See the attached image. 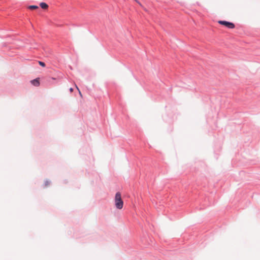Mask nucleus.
Wrapping results in <instances>:
<instances>
[{"mask_svg": "<svg viewBox=\"0 0 260 260\" xmlns=\"http://www.w3.org/2000/svg\"><path fill=\"white\" fill-rule=\"evenodd\" d=\"M114 200L116 207L118 209H121L123 207V202L119 192L116 193Z\"/></svg>", "mask_w": 260, "mask_h": 260, "instance_id": "nucleus-1", "label": "nucleus"}, {"mask_svg": "<svg viewBox=\"0 0 260 260\" xmlns=\"http://www.w3.org/2000/svg\"><path fill=\"white\" fill-rule=\"evenodd\" d=\"M218 23L221 25L225 26V27L230 29L234 28L235 27V25L233 23L228 22L226 21L219 20L218 21Z\"/></svg>", "mask_w": 260, "mask_h": 260, "instance_id": "nucleus-2", "label": "nucleus"}, {"mask_svg": "<svg viewBox=\"0 0 260 260\" xmlns=\"http://www.w3.org/2000/svg\"><path fill=\"white\" fill-rule=\"evenodd\" d=\"M31 83L35 86H39L40 85V81H39V78H36L34 80H32L30 81Z\"/></svg>", "mask_w": 260, "mask_h": 260, "instance_id": "nucleus-3", "label": "nucleus"}, {"mask_svg": "<svg viewBox=\"0 0 260 260\" xmlns=\"http://www.w3.org/2000/svg\"><path fill=\"white\" fill-rule=\"evenodd\" d=\"M40 6L43 9H46L48 7V5L45 3H41L40 4Z\"/></svg>", "mask_w": 260, "mask_h": 260, "instance_id": "nucleus-4", "label": "nucleus"}, {"mask_svg": "<svg viewBox=\"0 0 260 260\" xmlns=\"http://www.w3.org/2000/svg\"><path fill=\"white\" fill-rule=\"evenodd\" d=\"M38 8H39L38 6H35V5H31V6H29L28 7V9H31V10L37 9Z\"/></svg>", "mask_w": 260, "mask_h": 260, "instance_id": "nucleus-5", "label": "nucleus"}, {"mask_svg": "<svg viewBox=\"0 0 260 260\" xmlns=\"http://www.w3.org/2000/svg\"><path fill=\"white\" fill-rule=\"evenodd\" d=\"M39 64H40V66H41L42 67H44L45 66V63H44V62H42V61H39Z\"/></svg>", "mask_w": 260, "mask_h": 260, "instance_id": "nucleus-6", "label": "nucleus"}, {"mask_svg": "<svg viewBox=\"0 0 260 260\" xmlns=\"http://www.w3.org/2000/svg\"><path fill=\"white\" fill-rule=\"evenodd\" d=\"M70 92H73V88H70Z\"/></svg>", "mask_w": 260, "mask_h": 260, "instance_id": "nucleus-7", "label": "nucleus"}, {"mask_svg": "<svg viewBox=\"0 0 260 260\" xmlns=\"http://www.w3.org/2000/svg\"><path fill=\"white\" fill-rule=\"evenodd\" d=\"M79 94H80V96H82V94H81V93L80 90H79Z\"/></svg>", "mask_w": 260, "mask_h": 260, "instance_id": "nucleus-8", "label": "nucleus"}, {"mask_svg": "<svg viewBox=\"0 0 260 260\" xmlns=\"http://www.w3.org/2000/svg\"><path fill=\"white\" fill-rule=\"evenodd\" d=\"M76 88L78 91L80 90L77 85H76Z\"/></svg>", "mask_w": 260, "mask_h": 260, "instance_id": "nucleus-9", "label": "nucleus"}, {"mask_svg": "<svg viewBox=\"0 0 260 260\" xmlns=\"http://www.w3.org/2000/svg\"><path fill=\"white\" fill-rule=\"evenodd\" d=\"M48 181H47V182H46V185H48Z\"/></svg>", "mask_w": 260, "mask_h": 260, "instance_id": "nucleus-10", "label": "nucleus"}]
</instances>
